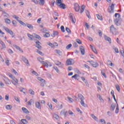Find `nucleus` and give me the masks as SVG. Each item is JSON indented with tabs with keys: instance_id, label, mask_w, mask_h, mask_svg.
<instances>
[{
	"instance_id": "10",
	"label": "nucleus",
	"mask_w": 124,
	"mask_h": 124,
	"mask_svg": "<svg viewBox=\"0 0 124 124\" xmlns=\"http://www.w3.org/2000/svg\"><path fill=\"white\" fill-rule=\"evenodd\" d=\"M87 62H90V63L93 66V67L96 68L99 64H98V63L95 62H94L91 61H87Z\"/></svg>"
},
{
	"instance_id": "49",
	"label": "nucleus",
	"mask_w": 124,
	"mask_h": 124,
	"mask_svg": "<svg viewBox=\"0 0 124 124\" xmlns=\"http://www.w3.org/2000/svg\"><path fill=\"white\" fill-rule=\"evenodd\" d=\"M115 88L119 93H120V86L119 85H115Z\"/></svg>"
},
{
	"instance_id": "38",
	"label": "nucleus",
	"mask_w": 124,
	"mask_h": 124,
	"mask_svg": "<svg viewBox=\"0 0 124 124\" xmlns=\"http://www.w3.org/2000/svg\"><path fill=\"white\" fill-rule=\"evenodd\" d=\"M101 74H102V75H103V76H104V77H105V78H107V77L106 76V75L105 74V72H104V70H102L101 71Z\"/></svg>"
},
{
	"instance_id": "5",
	"label": "nucleus",
	"mask_w": 124,
	"mask_h": 124,
	"mask_svg": "<svg viewBox=\"0 0 124 124\" xmlns=\"http://www.w3.org/2000/svg\"><path fill=\"white\" fill-rule=\"evenodd\" d=\"M74 63V60L73 59H69L66 62V65H72Z\"/></svg>"
},
{
	"instance_id": "15",
	"label": "nucleus",
	"mask_w": 124,
	"mask_h": 124,
	"mask_svg": "<svg viewBox=\"0 0 124 124\" xmlns=\"http://www.w3.org/2000/svg\"><path fill=\"white\" fill-rule=\"evenodd\" d=\"M36 47L38 48V49H39L41 50V49L42 48V46H40V44H41V43L39 41L36 42Z\"/></svg>"
},
{
	"instance_id": "55",
	"label": "nucleus",
	"mask_w": 124,
	"mask_h": 124,
	"mask_svg": "<svg viewBox=\"0 0 124 124\" xmlns=\"http://www.w3.org/2000/svg\"><path fill=\"white\" fill-rule=\"evenodd\" d=\"M37 53H38V54H39V55H41V56H43V53L38 50H37Z\"/></svg>"
},
{
	"instance_id": "17",
	"label": "nucleus",
	"mask_w": 124,
	"mask_h": 124,
	"mask_svg": "<svg viewBox=\"0 0 124 124\" xmlns=\"http://www.w3.org/2000/svg\"><path fill=\"white\" fill-rule=\"evenodd\" d=\"M0 44L2 46L1 49H5V48H6L5 44H4V43H3V42L2 41H0Z\"/></svg>"
},
{
	"instance_id": "22",
	"label": "nucleus",
	"mask_w": 124,
	"mask_h": 124,
	"mask_svg": "<svg viewBox=\"0 0 124 124\" xmlns=\"http://www.w3.org/2000/svg\"><path fill=\"white\" fill-rule=\"evenodd\" d=\"M104 38L107 41H108V42L109 43H111V38H110V37L106 36V35H105L104 36Z\"/></svg>"
},
{
	"instance_id": "56",
	"label": "nucleus",
	"mask_w": 124,
	"mask_h": 124,
	"mask_svg": "<svg viewBox=\"0 0 124 124\" xmlns=\"http://www.w3.org/2000/svg\"><path fill=\"white\" fill-rule=\"evenodd\" d=\"M98 33L100 37H102V32L101 31L99 30Z\"/></svg>"
},
{
	"instance_id": "24",
	"label": "nucleus",
	"mask_w": 124,
	"mask_h": 124,
	"mask_svg": "<svg viewBox=\"0 0 124 124\" xmlns=\"http://www.w3.org/2000/svg\"><path fill=\"white\" fill-rule=\"evenodd\" d=\"M14 47H15V48H16L17 49V50H19V51H20V52H22V53H23L24 51L22 50V49H21V48H20L19 47V46H17L16 45H13Z\"/></svg>"
},
{
	"instance_id": "31",
	"label": "nucleus",
	"mask_w": 124,
	"mask_h": 124,
	"mask_svg": "<svg viewBox=\"0 0 124 124\" xmlns=\"http://www.w3.org/2000/svg\"><path fill=\"white\" fill-rule=\"evenodd\" d=\"M85 13H86V16H87L88 18L89 19H91V16L90 15V12H89V11L86 10Z\"/></svg>"
},
{
	"instance_id": "11",
	"label": "nucleus",
	"mask_w": 124,
	"mask_h": 124,
	"mask_svg": "<svg viewBox=\"0 0 124 124\" xmlns=\"http://www.w3.org/2000/svg\"><path fill=\"white\" fill-rule=\"evenodd\" d=\"M74 8L76 12H79L80 10V6L77 3H75Z\"/></svg>"
},
{
	"instance_id": "50",
	"label": "nucleus",
	"mask_w": 124,
	"mask_h": 124,
	"mask_svg": "<svg viewBox=\"0 0 124 124\" xmlns=\"http://www.w3.org/2000/svg\"><path fill=\"white\" fill-rule=\"evenodd\" d=\"M61 30L62 32H64V31H65L64 30V27L63 26H62L61 27Z\"/></svg>"
},
{
	"instance_id": "51",
	"label": "nucleus",
	"mask_w": 124,
	"mask_h": 124,
	"mask_svg": "<svg viewBox=\"0 0 124 124\" xmlns=\"http://www.w3.org/2000/svg\"><path fill=\"white\" fill-rule=\"evenodd\" d=\"M56 53H57V54H58V55H59V56H61V55H62V51H61L59 50H56Z\"/></svg>"
},
{
	"instance_id": "41",
	"label": "nucleus",
	"mask_w": 124,
	"mask_h": 124,
	"mask_svg": "<svg viewBox=\"0 0 124 124\" xmlns=\"http://www.w3.org/2000/svg\"><path fill=\"white\" fill-rule=\"evenodd\" d=\"M53 68L54 69H55V70L56 71L57 73H59V72H60V70H59V68H58L57 66H53Z\"/></svg>"
},
{
	"instance_id": "14",
	"label": "nucleus",
	"mask_w": 124,
	"mask_h": 124,
	"mask_svg": "<svg viewBox=\"0 0 124 124\" xmlns=\"http://www.w3.org/2000/svg\"><path fill=\"white\" fill-rule=\"evenodd\" d=\"M79 50L81 52V55H82V56H84V55H85V48L84 47V46H81L79 47Z\"/></svg>"
},
{
	"instance_id": "36",
	"label": "nucleus",
	"mask_w": 124,
	"mask_h": 124,
	"mask_svg": "<svg viewBox=\"0 0 124 124\" xmlns=\"http://www.w3.org/2000/svg\"><path fill=\"white\" fill-rule=\"evenodd\" d=\"M5 23H6L7 24H10L11 23V21L10 20V19H8V18H6L5 19Z\"/></svg>"
},
{
	"instance_id": "43",
	"label": "nucleus",
	"mask_w": 124,
	"mask_h": 124,
	"mask_svg": "<svg viewBox=\"0 0 124 124\" xmlns=\"http://www.w3.org/2000/svg\"><path fill=\"white\" fill-rule=\"evenodd\" d=\"M26 26L30 29H33V26L32 25H31V24H27V25H26Z\"/></svg>"
},
{
	"instance_id": "40",
	"label": "nucleus",
	"mask_w": 124,
	"mask_h": 124,
	"mask_svg": "<svg viewBox=\"0 0 124 124\" xmlns=\"http://www.w3.org/2000/svg\"><path fill=\"white\" fill-rule=\"evenodd\" d=\"M19 24H20V25L24 26V27H27V24H26V23H24V22L20 20L19 21Z\"/></svg>"
},
{
	"instance_id": "53",
	"label": "nucleus",
	"mask_w": 124,
	"mask_h": 124,
	"mask_svg": "<svg viewBox=\"0 0 124 124\" xmlns=\"http://www.w3.org/2000/svg\"><path fill=\"white\" fill-rule=\"evenodd\" d=\"M12 23L13 25L14 26H16V25L17 24V22H16V20H13V21H12Z\"/></svg>"
},
{
	"instance_id": "35",
	"label": "nucleus",
	"mask_w": 124,
	"mask_h": 124,
	"mask_svg": "<svg viewBox=\"0 0 124 124\" xmlns=\"http://www.w3.org/2000/svg\"><path fill=\"white\" fill-rule=\"evenodd\" d=\"M21 122L23 124H28V121L26 119H21Z\"/></svg>"
},
{
	"instance_id": "34",
	"label": "nucleus",
	"mask_w": 124,
	"mask_h": 124,
	"mask_svg": "<svg viewBox=\"0 0 124 124\" xmlns=\"http://www.w3.org/2000/svg\"><path fill=\"white\" fill-rule=\"evenodd\" d=\"M34 34V37L35 38H37V39H39V40H41V37H40V36L38 35H36L35 34Z\"/></svg>"
},
{
	"instance_id": "30",
	"label": "nucleus",
	"mask_w": 124,
	"mask_h": 124,
	"mask_svg": "<svg viewBox=\"0 0 124 124\" xmlns=\"http://www.w3.org/2000/svg\"><path fill=\"white\" fill-rule=\"evenodd\" d=\"M85 8H86V6H85V5H83L81 6V9L80 12V13L81 14H82V13H83V12H84V10H85Z\"/></svg>"
},
{
	"instance_id": "8",
	"label": "nucleus",
	"mask_w": 124,
	"mask_h": 124,
	"mask_svg": "<svg viewBox=\"0 0 124 124\" xmlns=\"http://www.w3.org/2000/svg\"><path fill=\"white\" fill-rule=\"evenodd\" d=\"M109 30H110V32H111L112 33V34H114L115 33H116L117 29L115 28V27H114V25H112L110 27Z\"/></svg>"
},
{
	"instance_id": "52",
	"label": "nucleus",
	"mask_w": 124,
	"mask_h": 124,
	"mask_svg": "<svg viewBox=\"0 0 124 124\" xmlns=\"http://www.w3.org/2000/svg\"><path fill=\"white\" fill-rule=\"evenodd\" d=\"M3 14L5 17H8L9 15L5 12H3Z\"/></svg>"
},
{
	"instance_id": "1",
	"label": "nucleus",
	"mask_w": 124,
	"mask_h": 124,
	"mask_svg": "<svg viewBox=\"0 0 124 124\" xmlns=\"http://www.w3.org/2000/svg\"><path fill=\"white\" fill-rule=\"evenodd\" d=\"M118 16V18L114 20V22L116 26H120L121 25V14L119 13H115L114 16L117 18V16Z\"/></svg>"
},
{
	"instance_id": "64",
	"label": "nucleus",
	"mask_w": 124,
	"mask_h": 124,
	"mask_svg": "<svg viewBox=\"0 0 124 124\" xmlns=\"http://www.w3.org/2000/svg\"><path fill=\"white\" fill-rule=\"evenodd\" d=\"M8 52L9 54H13V51H12V50H11V49H9L8 50Z\"/></svg>"
},
{
	"instance_id": "42",
	"label": "nucleus",
	"mask_w": 124,
	"mask_h": 124,
	"mask_svg": "<svg viewBox=\"0 0 124 124\" xmlns=\"http://www.w3.org/2000/svg\"><path fill=\"white\" fill-rule=\"evenodd\" d=\"M65 31H67V32H68V33H69L70 34V33H71V31L68 27L65 28Z\"/></svg>"
},
{
	"instance_id": "54",
	"label": "nucleus",
	"mask_w": 124,
	"mask_h": 124,
	"mask_svg": "<svg viewBox=\"0 0 124 124\" xmlns=\"http://www.w3.org/2000/svg\"><path fill=\"white\" fill-rule=\"evenodd\" d=\"M32 101V99H31L29 101H28L27 102L28 105H29L30 106H31V102Z\"/></svg>"
},
{
	"instance_id": "33",
	"label": "nucleus",
	"mask_w": 124,
	"mask_h": 124,
	"mask_svg": "<svg viewBox=\"0 0 124 124\" xmlns=\"http://www.w3.org/2000/svg\"><path fill=\"white\" fill-rule=\"evenodd\" d=\"M53 118H54V119H56V120H59V115H58L57 114L54 113L53 115Z\"/></svg>"
},
{
	"instance_id": "62",
	"label": "nucleus",
	"mask_w": 124,
	"mask_h": 124,
	"mask_svg": "<svg viewBox=\"0 0 124 124\" xmlns=\"http://www.w3.org/2000/svg\"><path fill=\"white\" fill-rule=\"evenodd\" d=\"M56 2L58 4H60L62 3V0H56Z\"/></svg>"
},
{
	"instance_id": "27",
	"label": "nucleus",
	"mask_w": 124,
	"mask_h": 124,
	"mask_svg": "<svg viewBox=\"0 0 124 124\" xmlns=\"http://www.w3.org/2000/svg\"><path fill=\"white\" fill-rule=\"evenodd\" d=\"M57 110H60L61 109H62V104H59L56 106Z\"/></svg>"
},
{
	"instance_id": "61",
	"label": "nucleus",
	"mask_w": 124,
	"mask_h": 124,
	"mask_svg": "<svg viewBox=\"0 0 124 124\" xmlns=\"http://www.w3.org/2000/svg\"><path fill=\"white\" fill-rule=\"evenodd\" d=\"M32 74H34V75H35V76H38V74H37L35 71H33L32 72Z\"/></svg>"
},
{
	"instance_id": "46",
	"label": "nucleus",
	"mask_w": 124,
	"mask_h": 124,
	"mask_svg": "<svg viewBox=\"0 0 124 124\" xmlns=\"http://www.w3.org/2000/svg\"><path fill=\"white\" fill-rule=\"evenodd\" d=\"M67 98L70 103H72V102H73V99H72V98H70V97H68Z\"/></svg>"
},
{
	"instance_id": "19",
	"label": "nucleus",
	"mask_w": 124,
	"mask_h": 124,
	"mask_svg": "<svg viewBox=\"0 0 124 124\" xmlns=\"http://www.w3.org/2000/svg\"><path fill=\"white\" fill-rule=\"evenodd\" d=\"M35 107L36 108H37L38 109H41V106L40 105V103L38 102H36L35 103Z\"/></svg>"
},
{
	"instance_id": "2",
	"label": "nucleus",
	"mask_w": 124,
	"mask_h": 124,
	"mask_svg": "<svg viewBox=\"0 0 124 124\" xmlns=\"http://www.w3.org/2000/svg\"><path fill=\"white\" fill-rule=\"evenodd\" d=\"M78 97L80 99V104L82 105V106H83V107H86V104H85V102H84V100L85 99V98L84 97V96L82 95V94H78Z\"/></svg>"
},
{
	"instance_id": "18",
	"label": "nucleus",
	"mask_w": 124,
	"mask_h": 124,
	"mask_svg": "<svg viewBox=\"0 0 124 124\" xmlns=\"http://www.w3.org/2000/svg\"><path fill=\"white\" fill-rule=\"evenodd\" d=\"M22 60L23 61V62H25V63H26V64H28L29 63V61L27 59V58H26V57L22 56Z\"/></svg>"
},
{
	"instance_id": "26",
	"label": "nucleus",
	"mask_w": 124,
	"mask_h": 124,
	"mask_svg": "<svg viewBox=\"0 0 124 124\" xmlns=\"http://www.w3.org/2000/svg\"><path fill=\"white\" fill-rule=\"evenodd\" d=\"M116 108V104H111V106L110 107V110L111 111H114L115 110V108Z\"/></svg>"
},
{
	"instance_id": "21",
	"label": "nucleus",
	"mask_w": 124,
	"mask_h": 124,
	"mask_svg": "<svg viewBox=\"0 0 124 124\" xmlns=\"http://www.w3.org/2000/svg\"><path fill=\"white\" fill-rule=\"evenodd\" d=\"M27 36H28L29 38V40H31V41H32V40H33V35H31L29 33H27Z\"/></svg>"
},
{
	"instance_id": "59",
	"label": "nucleus",
	"mask_w": 124,
	"mask_h": 124,
	"mask_svg": "<svg viewBox=\"0 0 124 124\" xmlns=\"http://www.w3.org/2000/svg\"><path fill=\"white\" fill-rule=\"evenodd\" d=\"M65 112V109H63L61 111V115H64V113Z\"/></svg>"
},
{
	"instance_id": "32",
	"label": "nucleus",
	"mask_w": 124,
	"mask_h": 124,
	"mask_svg": "<svg viewBox=\"0 0 124 124\" xmlns=\"http://www.w3.org/2000/svg\"><path fill=\"white\" fill-rule=\"evenodd\" d=\"M91 117L93 119V120L96 121V122H98V118L95 116L94 114H91Z\"/></svg>"
},
{
	"instance_id": "44",
	"label": "nucleus",
	"mask_w": 124,
	"mask_h": 124,
	"mask_svg": "<svg viewBox=\"0 0 124 124\" xmlns=\"http://www.w3.org/2000/svg\"><path fill=\"white\" fill-rule=\"evenodd\" d=\"M14 99L17 102H18V103H20V100H19V98L17 96H14Z\"/></svg>"
},
{
	"instance_id": "7",
	"label": "nucleus",
	"mask_w": 124,
	"mask_h": 124,
	"mask_svg": "<svg viewBox=\"0 0 124 124\" xmlns=\"http://www.w3.org/2000/svg\"><path fill=\"white\" fill-rule=\"evenodd\" d=\"M37 79L39 81H41V87H44V86H45V84H46V81H45V79H44L40 77H38Z\"/></svg>"
},
{
	"instance_id": "25",
	"label": "nucleus",
	"mask_w": 124,
	"mask_h": 124,
	"mask_svg": "<svg viewBox=\"0 0 124 124\" xmlns=\"http://www.w3.org/2000/svg\"><path fill=\"white\" fill-rule=\"evenodd\" d=\"M97 97L98 98H99V100L101 101V102H104V100L102 99V97H101V96L99 94H97Z\"/></svg>"
},
{
	"instance_id": "16",
	"label": "nucleus",
	"mask_w": 124,
	"mask_h": 124,
	"mask_svg": "<svg viewBox=\"0 0 124 124\" xmlns=\"http://www.w3.org/2000/svg\"><path fill=\"white\" fill-rule=\"evenodd\" d=\"M57 6H59L60 8H62V9H65V8H66L64 3H61L60 4H57Z\"/></svg>"
},
{
	"instance_id": "60",
	"label": "nucleus",
	"mask_w": 124,
	"mask_h": 124,
	"mask_svg": "<svg viewBox=\"0 0 124 124\" xmlns=\"http://www.w3.org/2000/svg\"><path fill=\"white\" fill-rule=\"evenodd\" d=\"M120 52L122 56L124 58V50H120Z\"/></svg>"
},
{
	"instance_id": "3",
	"label": "nucleus",
	"mask_w": 124,
	"mask_h": 124,
	"mask_svg": "<svg viewBox=\"0 0 124 124\" xmlns=\"http://www.w3.org/2000/svg\"><path fill=\"white\" fill-rule=\"evenodd\" d=\"M8 76L10 77V78H11L12 79V83L14 84V85H16L17 83H18V79L15 78V77H13V75L12 74L9 73L8 74Z\"/></svg>"
},
{
	"instance_id": "45",
	"label": "nucleus",
	"mask_w": 124,
	"mask_h": 124,
	"mask_svg": "<svg viewBox=\"0 0 124 124\" xmlns=\"http://www.w3.org/2000/svg\"><path fill=\"white\" fill-rule=\"evenodd\" d=\"M38 2L39 4H42L43 5V4H44V0H39Z\"/></svg>"
},
{
	"instance_id": "29",
	"label": "nucleus",
	"mask_w": 124,
	"mask_h": 124,
	"mask_svg": "<svg viewBox=\"0 0 124 124\" xmlns=\"http://www.w3.org/2000/svg\"><path fill=\"white\" fill-rule=\"evenodd\" d=\"M5 108L7 109V110H11V109H12V106L10 105H7L5 106Z\"/></svg>"
},
{
	"instance_id": "6",
	"label": "nucleus",
	"mask_w": 124,
	"mask_h": 124,
	"mask_svg": "<svg viewBox=\"0 0 124 124\" xmlns=\"http://www.w3.org/2000/svg\"><path fill=\"white\" fill-rule=\"evenodd\" d=\"M41 32H43L44 33H46L44 35V37H50V34L49 32H46L47 31V30L45 29H43L41 30Z\"/></svg>"
},
{
	"instance_id": "37",
	"label": "nucleus",
	"mask_w": 124,
	"mask_h": 124,
	"mask_svg": "<svg viewBox=\"0 0 124 124\" xmlns=\"http://www.w3.org/2000/svg\"><path fill=\"white\" fill-rule=\"evenodd\" d=\"M78 77H79V75H78V74H75V75H74L72 77V78H74V79H75V80H78L77 78Z\"/></svg>"
},
{
	"instance_id": "20",
	"label": "nucleus",
	"mask_w": 124,
	"mask_h": 124,
	"mask_svg": "<svg viewBox=\"0 0 124 124\" xmlns=\"http://www.w3.org/2000/svg\"><path fill=\"white\" fill-rule=\"evenodd\" d=\"M56 65H60V67H62V66H63V64H62V62H60L59 61H56V63H55Z\"/></svg>"
},
{
	"instance_id": "58",
	"label": "nucleus",
	"mask_w": 124,
	"mask_h": 124,
	"mask_svg": "<svg viewBox=\"0 0 124 124\" xmlns=\"http://www.w3.org/2000/svg\"><path fill=\"white\" fill-rule=\"evenodd\" d=\"M32 2H34L35 4H38V1L37 0H31Z\"/></svg>"
},
{
	"instance_id": "57",
	"label": "nucleus",
	"mask_w": 124,
	"mask_h": 124,
	"mask_svg": "<svg viewBox=\"0 0 124 124\" xmlns=\"http://www.w3.org/2000/svg\"><path fill=\"white\" fill-rule=\"evenodd\" d=\"M100 122L101 123H103L102 124H106V122H105V120L104 119H101Z\"/></svg>"
},
{
	"instance_id": "12",
	"label": "nucleus",
	"mask_w": 124,
	"mask_h": 124,
	"mask_svg": "<svg viewBox=\"0 0 124 124\" xmlns=\"http://www.w3.org/2000/svg\"><path fill=\"white\" fill-rule=\"evenodd\" d=\"M4 30H5V31H6L8 33H9L10 35H13V34H14V33H13V31H12L9 30V29L6 27H4Z\"/></svg>"
},
{
	"instance_id": "48",
	"label": "nucleus",
	"mask_w": 124,
	"mask_h": 124,
	"mask_svg": "<svg viewBox=\"0 0 124 124\" xmlns=\"http://www.w3.org/2000/svg\"><path fill=\"white\" fill-rule=\"evenodd\" d=\"M76 42H77V43H78V44H82V42L81 41V40H80V39H77L76 40Z\"/></svg>"
},
{
	"instance_id": "63",
	"label": "nucleus",
	"mask_w": 124,
	"mask_h": 124,
	"mask_svg": "<svg viewBox=\"0 0 124 124\" xmlns=\"http://www.w3.org/2000/svg\"><path fill=\"white\" fill-rule=\"evenodd\" d=\"M29 93H34V91H33V90H31V89H30V90H29Z\"/></svg>"
},
{
	"instance_id": "47",
	"label": "nucleus",
	"mask_w": 124,
	"mask_h": 124,
	"mask_svg": "<svg viewBox=\"0 0 124 124\" xmlns=\"http://www.w3.org/2000/svg\"><path fill=\"white\" fill-rule=\"evenodd\" d=\"M72 46V45L71 44H70L67 46L66 47V49L68 50L69 49H70V48H71Z\"/></svg>"
},
{
	"instance_id": "28",
	"label": "nucleus",
	"mask_w": 124,
	"mask_h": 124,
	"mask_svg": "<svg viewBox=\"0 0 124 124\" xmlns=\"http://www.w3.org/2000/svg\"><path fill=\"white\" fill-rule=\"evenodd\" d=\"M90 47L92 49V50L95 53V54H97V51H96V49L95 48V47H93V46L90 45Z\"/></svg>"
},
{
	"instance_id": "9",
	"label": "nucleus",
	"mask_w": 124,
	"mask_h": 124,
	"mask_svg": "<svg viewBox=\"0 0 124 124\" xmlns=\"http://www.w3.org/2000/svg\"><path fill=\"white\" fill-rule=\"evenodd\" d=\"M43 65H44L45 67H48V66H52V64L50 63V62H45L44 61H42L41 62Z\"/></svg>"
},
{
	"instance_id": "23",
	"label": "nucleus",
	"mask_w": 124,
	"mask_h": 124,
	"mask_svg": "<svg viewBox=\"0 0 124 124\" xmlns=\"http://www.w3.org/2000/svg\"><path fill=\"white\" fill-rule=\"evenodd\" d=\"M22 110L23 111L24 113H25V114H29L30 111L28 110V109L26 108H22Z\"/></svg>"
},
{
	"instance_id": "4",
	"label": "nucleus",
	"mask_w": 124,
	"mask_h": 124,
	"mask_svg": "<svg viewBox=\"0 0 124 124\" xmlns=\"http://www.w3.org/2000/svg\"><path fill=\"white\" fill-rule=\"evenodd\" d=\"M115 8V4H112L111 6H109L108 8V11L109 13H114V9Z\"/></svg>"
},
{
	"instance_id": "13",
	"label": "nucleus",
	"mask_w": 124,
	"mask_h": 124,
	"mask_svg": "<svg viewBox=\"0 0 124 124\" xmlns=\"http://www.w3.org/2000/svg\"><path fill=\"white\" fill-rule=\"evenodd\" d=\"M69 17L70 18V20H71L72 23L74 24H75L76 23V19H75V17H73V14H70Z\"/></svg>"
},
{
	"instance_id": "39",
	"label": "nucleus",
	"mask_w": 124,
	"mask_h": 124,
	"mask_svg": "<svg viewBox=\"0 0 124 124\" xmlns=\"http://www.w3.org/2000/svg\"><path fill=\"white\" fill-rule=\"evenodd\" d=\"M96 17L98 20H100L101 21H102V16H99V15H96Z\"/></svg>"
}]
</instances>
